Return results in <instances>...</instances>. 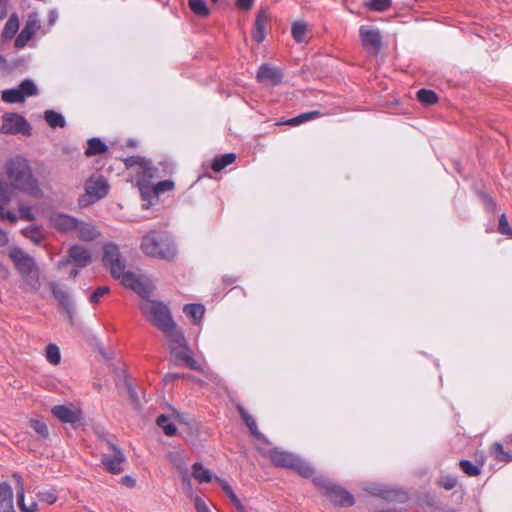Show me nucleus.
I'll return each mask as SVG.
<instances>
[{"mask_svg":"<svg viewBox=\"0 0 512 512\" xmlns=\"http://www.w3.org/2000/svg\"><path fill=\"white\" fill-rule=\"evenodd\" d=\"M158 177L157 171H149L143 175L137 177L136 183L144 200H151L157 197L155 185L151 182V179Z\"/></svg>","mask_w":512,"mask_h":512,"instance_id":"nucleus-14","label":"nucleus"},{"mask_svg":"<svg viewBox=\"0 0 512 512\" xmlns=\"http://www.w3.org/2000/svg\"><path fill=\"white\" fill-rule=\"evenodd\" d=\"M139 308L145 318L159 330H166L168 324L174 321L169 307L150 296L141 301Z\"/></svg>","mask_w":512,"mask_h":512,"instance_id":"nucleus-6","label":"nucleus"},{"mask_svg":"<svg viewBox=\"0 0 512 512\" xmlns=\"http://www.w3.org/2000/svg\"><path fill=\"white\" fill-rule=\"evenodd\" d=\"M4 169L12 188L37 199L43 197L39 180L27 158L21 155L11 157L6 161Z\"/></svg>","mask_w":512,"mask_h":512,"instance_id":"nucleus-2","label":"nucleus"},{"mask_svg":"<svg viewBox=\"0 0 512 512\" xmlns=\"http://www.w3.org/2000/svg\"><path fill=\"white\" fill-rule=\"evenodd\" d=\"M215 480L219 483V485L221 486L222 490L225 492V494H228L230 491H232V487L229 485V483L224 480V479H221L219 477H215Z\"/></svg>","mask_w":512,"mask_h":512,"instance_id":"nucleus-61","label":"nucleus"},{"mask_svg":"<svg viewBox=\"0 0 512 512\" xmlns=\"http://www.w3.org/2000/svg\"><path fill=\"white\" fill-rule=\"evenodd\" d=\"M195 508L197 512H210V509L200 497L195 498Z\"/></svg>","mask_w":512,"mask_h":512,"instance_id":"nucleus-59","label":"nucleus"},{"mask_svg":"<svg viewBox=\"0 0 512 512\" xmlns=\"http://www.w3.org/2000/svg\"><path fill=\"white\" fill-rule=\"evenodd\" d=\"M320 115H321L320 111H317V110L304 112V113H301L295 117H292V118L286 120L285 122H283V124L288 125V126H298L305 122L314 120V119L320 117Z\"/></svg>","mask_w":512,"mask_h":512,"instance_id":"nucleus-30","label":"nucleus"},{"mask_svg":"<svg viewBox=\"0 0 512 512\" xmlns=\"http://www.w3.org/2000/svg\"><path fill=\"white\" fill-rule=\"evenodd\" d=\"M37 20L33 18H29L21 32L18 34V36L15 39L14 45L17 49L24 48L28 41L34 36L37 30Z\"/></svg>","mask_w":512,"mask_h":512,"instance_id":"nucleus-20","label":"nucleus"},{"mask_svg":"<svg viewBox=\"0 0 512 512\" xmlns=\"http://www.w3.org/2000/svg\"><path fill=\"white\" fill-rule=\"evenodd\" d=\"M313 483L317 486L321 493L332 503L341 507L352 505V495L343 487L333 483L324 476H316Z\"/></svg>","mask_w":512,"mask_h":512,"instance_id":"nucleus-7","label":"nucleus"},{"mask_svg":"<svg viewBox=\"0 0 512 512\" xmlns=\"http://www.w3.org/2000/svg\"><path fill=\"white\" fill-rule=\"evenodd\" d=\"M123 162L127 168L137 166L139 168L138 176L143 175L149 171H158V168L154 167L149 159L138 155L129 156L123 159Z\"/></svg>","mask_w":512,"mask_h":512,"instance_id":"nucleus-22","label":"nucleus"},{"mask_svg":"<svg viewBox=\"0 0 512 512\" xmlns=\"http://www.w3.org/2000/svg\"><path fill=\"white\" fill-rule=\"evenodd\" d=\"M192 476L199 483H209L212 480L211 471L207 468H204V466L199 462L193 464Z\"/></svg>","mask_w":512,"mask_h":512,"instance_id":"nucleus-35","label":"nucleus"},{"mask_svg":"<svg viewBox=\"0 0 512 512\" xmlns=\"http://www.w3.org/2000/svg\"><path fill=\"white\" fill-rule=\"evenodd\" d=\"M44 119L51 128H63L66 125L63 115L54 110H46L44 112Z\"/></svg>","mask_w":512,"mask_h":512,"instance_id":"nucleus-34","label":"nucleus"},{"mask_svg":"<svg viewBox=\"0 0 512 512\" xmlns=\"http://www.w3.org/2000/svg\"><path fill=\"white\" fill-rule=\"evenodd\" d=\"M12 192L9 186L0 178V204L6 205L11 201Z\"/></svg>","mask_w":512,"mask_h":512,"instance_id":"nucleus-50","label":"nucleus"},{"mask_svg":"<svg viewBox=\"0 0 512 512\" xmlns=\"http://www.w3.org/2000/svg\"><path fill=\"white\" fill-rule=\"evenodd\" d=\"M189 7L194 14L200 17H206L209 15V9L205 0H189Z\"/></svg>","mask_w":512,"mask_h":512,"instance_id":"nucleus-42","label":"nucleus"},{"mask_svg":"<svg viewBox=\"0 0 512 512\" xmlns=\"http://www.w3.org/2000/svg\"><path fill=\"white\" fill-rule=\"evenodd\" d=\"M0 131L8 135L21 134L23 136H30L32 127L24 116L15 112H7L2 116Z\"/></svg>","mask_w":512,"mask_h":512,"instance_id":"nucleus-8","label":"nucleus"},{"mask_svg":"<svg viewBox=\"0 0 512 512\" xmlns=\"http://www.w3.org/2000/svg\"><path fill=\"white\" fill-rule=\"evenodd\" d=\"M170 341V347L176 346L179 348H187V342L183 332L178 329L175 321L168 324L166 330H160Z\"/></svg>","mask_w":512,"mask_h":512,"instance_id":"nucleus-21","label":"nucleus"},{"mask_svg":"<svg viewBox=\"0 0 512 512\" xmlns=\"http://www.w3.org/2000/svg\"><path fill=\"white\" fill-rule=\"evenodd\" d=\"M69 264H72V260L69 259V252H67V256L58 261L57 268L63 269L64 267H66Z\"/></svg>","mask_w":512,"mask_h":512,"instance_id":"nucleus-64","label":"nucleus"},{"mask_svg":"<svg viewBox=\"0 0 512 512\" xmlns=\"http://www.w3.org/2000/svg\"><path fill=\"white\" fill-rule=\"evenodd\" d=\"M121 483L127 487L132 488L136 485V480L133 477L126 475L121 478Z\"/></svg>","mask_w":512,"mask_h":512,"instance_id":"nucleus-62","label":"nucleus"},{"mask_svg":"<svg viewBox=\"0 0 512 512\" xmlns=\"http://www.w3.org/2000/svg\"><path fill=\"white\" fill-rule=\"evenodd\" d=\"M30 426L41 437L47 438L49 436L48 427H47L46 423H44L43 421L38 420V419H32L30 421Z\"/></svg>","mask_w":512,"mask_h":512,"instance_id":"nucleus-47","label":"nucleus"},{"mask_svg":"<svg viewBox=\"0 0 512 512\" xmlns=\"http://www.w3.org/2000/svg\"><path fill=\"white\" fill-rule=\"evenodd\" d=\"M364 4L369 10L384 12L391 7L392 0H365Z\"/></svg>","mask_w":512,"mask_h":512,"instance_id":"nucleus-40","label":"nucleus"},{"mask_svg":"<svg viewBox=\"0 0 512 512\" xmlns=\"http://www.w3.org/2000/svg\"><path fill=\"white\" fill-rule=\"evenodd\" d=\"M183 312L192 320L193 324L198 325L204 316L205 307L200 303L186 304L183 307Z\"/></svg>","mask_w":512,"mask_h":512,"instance_id":"nucleus-26","label":"nucleus"},{"mask_svg":"<svg viewBox=\"0 0 512 512\" xmlns=\"http://www.w3.org/2000/svg\"><path fill=\"white\" fill-rule=\"evenodd\" d=\"M186 350H188V347L187 348H179L176 346L170 347V352L174 356V358L177 362H185V357L188 356V354L186 353Z\"/></svg>","mask_w":512,"mask_h":512,"instance_id":"nucleus-54","label":"nucleus"},{"mask_svg":"<svg viewBox=\"0 0 512 512\" xmlns=\"http://www.w3.org/2000/svg\"><path fill=\"white\" fill-rule=\"evenodd\" d=\"M438 484L445 490H451L456 486L457 479L452 475H444L439 478Z\"/></svg>","mask_w":512,"mask_h":512,"instance_id":"nucleus-52","label":"nucleus"},{"mask_svg":"<svg viewBox=\"0 0 512 512\" xmlns=\"http://www.w3.org/2000/svg\"><path fill=\"white\" fill-rule=\"evenodd\" d=\"M0 512H15L13 491L7 482L0 483Z\"/></svg>","mask_w":512,"mask_h":512,"instance_id":"nucleus-23","label":"nucleus"},{"mask_svg":"<svg viewBox=\"0 0 512 512\" xmlns=\"http://www.w3.org/2000/svg\"><path fill=\"white\" fill-rule=\"evenodd\" d=\"M371 492L388 501L405 502L408 498L405 491L388 486L374 488Z\"/></svg>","mask_w":512,"mask_h":512,"instance_id":"nucleus-18","label":"nucleus"},{"mask_svg":"<svg viewBox=\"0 0 512 512\" xmlns=\"http://www.w3.org/2000/svg\"><path fill=\"white\" fill-rule=\"evenodd\" d=\"M156 423L167 436H174L177 432L176 425L170 422L169 418L164 414L158 416Z\"/></svg>","mask_w":512,"mask_h":512,"instance_id":"nucleus-38","label":"nucleus"},{"mask_svg":"<svg viewBox=\"0 0 512 512\" xmlns=\"http://www.w3.org/2000/svg\"><path fill=\"white\" fill-rule=\"evenodd\" d=\"M480 197L488 211H494L496 208V203L494 200L487 194L481 193Z\"/></svg>","mask_w":512,"mask_h":512,"instance_id":"nucleus-57","label":"nucleus"},{"mask_svg":"<svg viewBox=\"0 0 512 512\" xmlns=\"http://www.w3.org/2000/svg\"><path fill=\"white\" fill-rule=\"evenodd\" d=\"M106 444L112 451L111 454H104L102 456V464L105 469L111 474H120L123 471L122 464L126 458L123 452L111 441L107 440Z\"/></svg>","mask_w":512,"mask_h":512,"instance_id":"nucleus-11","label":"nucleus"},{"mask_svg":"<svg viewBox=\"0 0 512 512\" xmlns=\"http://www.w3.org/2000/svg\"><path fill=\"white\" fill-rule=\"evenodd\" d=\"M269 21V15L266 9H261L256 15L254 27L251 32L252 39L257 43H262L266 36V25Z\"/></svg>","mask_w":512,"mask_h":512,"instance_id":"nucleus-17","label":"nucleus"},{"mask_svg":"<svg viewBox=\"0 0 512 512\" xmlns=\"http://www.w3.org/2000/svg\"><path fill=\"white\" fill-rule=\"evenodd\" d=\"M267 457L274 466L292 469L304 478H310L314 473L310 463L289 451L274 448L268 451Z\"/></svg>","mask_w":512,"mask_h":512,"instance_id":"nucleus-5","label":"nucleus"},{"mask_svg":"<svg viewBox=\"0 0 512 512\" xmlns=\"http://www.w3.org/2000/svg\"><path fill=\"white\" fill-rule=\"evenodd\" d=\"M459 466L468 476H478L481 473V468L469 460H461Z\"/></svg>","mask_w":512,"mask_h":512,"instance_id":"nucleus-45","label":"nucleus"},{"mask_svg":"<svg viewBox=\"0 0 512 512\" xmlns=\"http://www.w3.org/2000/svg\"><path fill=\"white\" fill-rule=\"evenodd\" d=\"M108 151V146L97 137H93L88 140L87 148L85 150V155L87 157H92L95 155L104 154Z\"/></svg>","mask_w":512,"mask_h":512,"instance_id":"nucleus-28","label":"nucleus"},{"mask_svg":"<svg viewBox=\"0 0 512 512\" xmlns=\"http://www.w3.org/2000/svg\"><path fill=\"white\" fill-rule=\"evenodd\" d=\"M102 262L114 278L120 279L126 288L133 290L142 300L150 296L151 287L148 281L125 270V262L121 258L119 247L116 244L110 242L104 245Z\"/></svg>","mask_w":512,"mask_h":512,"instance_id":"nucleus-1","label":"nucleus"},{"mask_svg":"<svg viewBox=\"0 0 512 512\" xmlns=\"http://www.w3.org/2000/svg\"><path fill=\"white\" fill-rule=\"evenodd\" d=\"M254 0H236V5L244 10H249L253 6Z\"/></svg>","mask_w":512,"mask_h":512,"instance_id":"nucleus-60","label":"nucleus"},{"mask_svg":"<svg viewBox=\"0 0 512 512\" xmlns=\"http://www.w3.org/2000/svg\"><path fill=\"white\" fill-rule=\"evenodd\" d=\"M155 185V189H156V194L157 196L166 192V191H171L174 189V182L172 180H163V181H160L158 182L157 184H154Z\"/></svg>","mask_w":512,"mask_h":512,"instance_id":"nucleus-53","label":"nucleus"},{"mask_svg":"<svg viewBox=\"0 0 512 512\" xmlns=\"http://www.w3.org/2000/svg\"><path fill=\"white\" fill-rule=\"evenodd\" d=\"M256 79L259 83L262 84L278 86L282 83L283 72L280 68L276 66L264 63L259 67Z\"/></svg>","mask_w":512,"mask_h":512,"instance_id":"nucleus-13","label":"nucleus"},{"mask_svg":"<svg viewBox=\"0 0 512 512\" xmlns=\"http://www.w3.org/2000/svg\"><path fill=\"white\" fill-rule=\"evenodd\" d=\"M45 355L47 361L53 365H57L61 361L60 350L56 344L47 345Z\"/></svg>","mask_w":512,"mask_h":512,"instance_id":"nucleus-44","label":"nucleus"},{"mask_svg":"<svg viewBox=\"0 0 512 512\" xmlns=\"http://www.w3.org/2000/svg\"><path fill=\"white\" fill-rule=\"evenodd\" d=\"M237 409H238V412H239L242 420L245 422V424L249 428L251 434L254 437H256L257 439L267 442L264 435L258 430L257 423H256L255 419L242 406H238Z\"/></svg>","mask_w":512,"mask_h":512,"instance_id":"nucleus-27","label":"nucleus"},{"mask_svg":"<svg viewBox=\"0 0 512 512\" xmlns=\"http://www.w3.org/2000/svg\"><path fill=\"white\" fill-rule=\"evenodd\" d=\"M236 159V155L234 153H226L219 157L214 158L212 162V169L215 172H219L223 170L228 165L232 164Z\"/></svg>","mask_w":512,"mask_h":512,"instance_id":"nucleus-37","label":"nucleus"},{"mask_svg":"<svg viewBox=\"0 0 512 512\" xmlns=\"http://www.w3.org/2000/svg\"><path fill=\"white\" fill-rule=\"evenodd\" d=\"M0 219H2V220L6 219V220L10 221L11 223H16L17 220L19 219V217L12 211H5L4 205L0 204Z\"/></svg>","mask_w":512,"mask_h":512,"instance_id":"nucleus-56","label":"nucleus"},{"mask_svg":"<svg viewBox=\"0 0 512 512\" xmlns=\"http://www.w3.org/2000/svg\"><path fill=\"white\" fill-rule=\"evenodd\" d=\"M8 256L24 284L30 291L37 292L41 287V282L39 267L34 258L18 246L10 248Z\"/></svg>","mask_w":512,"mask_h":512,"instance_id":"nucleus-3","label":"nucleus"},{"mask_svg":"<svg viewBox=\"0 0 512 512\" xmlns=\"http://www.w3.org/2000/svg\"><path fill=\"white\" fill-rule=\"evenodd\" d=\"M77 218L62 212H56L49 217V224L60 233L68 234L75 232L78 224Z\"/></svg>","mask_w":512,"mask_h":512,"instance_id":"nucleus-12","label":"nucleus"},{"mask_svg":"<svg viewBox=\"0 0 512 512\" xmlns=\"http://www.w3.org/2000/svg\"><path fill=\"white\" fill-rule=\"evenodd\" d=\"M417 99L422 104L433 105V104L437 103L438 96L433 90L420 89L417 92Z\"/></svg>","mask_w":512,"mask_h":512,"instance_id":"nucleus-41","label":"nucleus"},{"mask_svg":"<svg viewBox=\"0 0 512 512\" xmlns=\"http://www.w3.org/2000/svg\"><path fill=\"white\" fill-rule=\"evenodd\" d=\"M359 38L362 46L373 54H378L382 47V36L378 28L362 25L359 28Z\"/></svg>","mask_w":512,"mask_h":512,"instance_id":"nucleus-9","label":"nucleus"},{"mask_svg":"<svg viewBox=\"0 0 512 512\" xmlns=\"http://www.w3.org/2000/svg\"><path fill=\"white\" fill-rule=\"evenodd\" d=\"M12 477L16 482V490L17 491L24 490V483H23V479H22L21 475L18 473H14L12 475Z\"/></svg>","mask_w":512,"mask_h":512,"instance_id":"nucleus-63","label":"nucleus"},{"mask_svg":"<svg viewBox=\"0 0 512 512\" xmlns=\"http://www.w3.org/2000/svg\"><path fill=\"white\" fill-rule=\"evenodd\" d=\"M49 288L54 298L58 301L59 305L65 310L70 321L73 320L72 310L73 303L68 291L56 282H50Z\"/></svg>","mask_w":512,"mask_h":512,"instance_id":"nucleus-15","label":"nucleus"},{"mask_svg":"<svg viewBox=\"0 0 512 512\" xmlns=\"http://www.w3.org/2000/svg\"><path fill=\"white\" fill-rule=\"evenodd\" d=\"M498 232L512 238V228L510 227L505 214H502L499 217Z\"/></svg>","mask_w":512,"mask_h":512,"instance_id":"nucleus-51","label":"nucleus"},{"mask_svg":"<svg viewBox=\"0 0 512 512\" xmlns=\"http://www.w3.org/2000/svg\"><path fill=\"white\" fill-rule=\"evenodd\" d=\"M51 413L54 417L63 423L74 424L81 418V415L78 411L73 410L66 405H56L52 407Z\"/></svg>","mask_w":512,"mask_h":512,"instance_id":"nucleus-19","label":"nucleus"},{"mask_svg":"<svg viewBox=\"0 0 512 512\" xmlns=\"http://www.w3.org/2000/svg\"><path fill=\"white\" fill-rule=\"evenodd\" d=\"M141 250L149 257L171 261L177 254L173 239L166 232L151 231L143 236Z\"/></svg>","mask_w":512,"mask_h":512,"instance_id":"nucleus-4","label":"nucleus"},{"mask_svg":"<svg viewBox=\"0 0 512 512\" xmlns=\"http://www.w3.org/2000/svg\"><path fill=\"white\" fill-rule=\"evenodd\" d=\"M19 29V20L16 14L10 15L2 30L3 40L12 39Z\"/></svg>","mask_w":512,"mask_h":512,"instance_id":"nucleus-29","label":"nucleus"},{"mask_svg":"<svg viewBox=\"0 0 512 512\" xmlns=\"http://www.w3.org/2000/svg\"><path fill=\"white\" fill-rule=\"evenodd\" d=\"M18 211H19V216H18L19 219L25 220V221L35 220V215L32 213L31 206L24 204V203H20L18 206Z\"/></svg>","mask_w":512,"mask_h":512,"instance_id":"nucleus-49","label":"nucleus"},{"mask_svg":"<svg viewBox=\"0 0 512 512\" xmlns=\"http://www.w3.org/2000/svg\"><path fill=\"white\" fill-rule=\"evenodd\" d=\"M75 232H77V237L81 241H94L100 235V232L94 225L81 220H78Z\"/></svg>","mask_w":512,"mask_h":512,"instance_id":"nucleus-24","label":"nucleus"},{"mask_svg":"<svg viewBox=\"0 0 512 512\" xmlns=\"http://www.w3.org/2000/svg\"><path fill=\"white\" fill-rule=\"evenodd\" d=\"M320 115H321L320 111H317V110L304 112V113H301L295 117H292V118L286 120L285 122H283V124L288 125V126H298L305 122L314 120V119L320 117Z\"/></svg>","mask_w":512,"mask_h":512,"instance_id":"nucleus-31","label":"nucleus"},{"mask_svg":"<svg viewBox=\"0 0 512 512\" xmlns=\"http://www.w3.org/2000/svg\"><path fill=\"white\" fill-rule=\"evenodd\" d=\"M109 292L110 288L108 286H100L96 288L89 296V302L93 305H96L100 302V299L107 295Z\"/></svg>","mask_w":512,"mask_h":512,"instance_id":"nucleus-48","label":"nucleus"},{"mask_svg":"<svg viewBox=\"0 0 512 512\" xmlns=\"http://www.w3.org/2000/svg\"><path fill=\"white\" fill-rule=\"evenodd\" d=\"M39 499L47 504H53L57 501V495L53 491H44L39 493Z\"/></svg>","mask_w":512,"mask_h":512,"instance_id":"nucleus-55","label":"nucleus"},{"mask_svg":"<svg viewBox=\"0 0 512 512\" xmlns=\"http://www.w3.org/2000/svg\"><path fill=\"white\" fill-rule=\"evenodd\" d=\"M24 237L32 241L35 245H41L44 240V234L41 227L30 225L22 230Z\"/></svg>","mask_w":512,"mask_h":512,"instance_id":"nucleus-33","label":"nucleus"},{"mask_svg":"<svg viewBox=\"0 0 512 512\" xmlns=\"http://www.w3.org/2000/svg\"><path fill=\"white\" fill-rule=\"evenodd\" d=\"M69 259L72 260V264H74L77 268H85L92 261V255L89 249L80 245L73 244L68 249Z\"/></svg>","mask_w":512,"mask_h":512,"instance_id":"nucleus-16","label":"nucleus"},{"mask_svg":"<svg viewBox=\"0 0 512 512\" xmlns=\"http://www.w3.org/2000/svg\"><path fill=\"white\" fill-rule=\"evenodd\" d=\"M184 363L190 369H193V370H196V371H201L202 370L201 365L193 357H191L190 355L185 357V362Z\"/></svg>","mask_w":512,"mask_h":512,"instance_id":"nucleus-58","label":"nucleus"},{"mask_svg":"<svg viewBox=\"0 0 512 512\" xmlns=\"http://www.w3.org/2000/svg\"><path fill=\"white\" fill-rule=\"evenodd\" d=\"M18 87L24 99L38 94V89L32 80L26 79Z\"/></svg>","mask_w":512,"mask_h":512,"instance_id":"nucleus-43","label":"nucleus"},{"mask_svg":"<svg viewBox=\"0 0 512 512\" xmlns=\"http://www.w3.org/2000/svg\"><path fill=\"white\" fill-rule=\"evenodd\" d=\"M168 459L174 467H176L180 472L183 473V484H187L188 486H190L191 482L188 475V469L183 456L178 452H171L168 455Z\"/></svg>","mask_w":512,"mask_h":512,"instance_id":"nucleus-25","label":"nucleus"},{"mask_svg":"<svg viewBox=\"0 0 512 512\" xmlns=\"http://www.w3.org/2000/svg\"><path fill=\"white\" fill-rule=\"evenodd\" d=\"M85 192L89 198L88 202H96L108 194V182L101 175H92L85 183Z\"/></svg>","mask_w":512,"mask_h":512,"instance_id":"nucleus-10","label":"nucleus"},{"mask_svg":"<svg viewBox=\"0 0 512 512\" xmlns=\"http://www.w3.org/2000/svg\"><path fill=\"white\" fill-rule=\"evenodd\" d=\"M1 99L6 103H21L24 101V98L21 94L19 87L4 90L2 92Z\"/></svg>","mask_w":512,"mask_h":512,"instance_id":"nucleus-39","label":"nucleus"},{"mask_svg":"<svg viewBox=\"0 0 512 512\" xmlns=\"http://www.w3.org/2000/svg\"><path fill=\"white\" fill-rule=\"evenodd\" d=\"M25 494L24 490L17 491V505L22 512H36L37 503L32 502L29 506L25 505Z\"/></svg>","mask_w":512,"mask_h":512,"instance_id":"nucleus-46","label":"nucleus"},{"mask_svg":"<svg viewBox=\"0 0 512 512\" xmlns=\"http://www.w3.org/2000/svg\"><path fill=\"white\" fill-rule=\"evenodd\" d=\"M490 452H491V455L494 457V459L497 461H500V462H511L512 461V454L510 452L506 451L500 442H495L492 445Z\"/></svg>","mask_w":512,"mask_h":512,"instance_id":"nucleus-36","label":"nucleus"},{"mask_svg":"<svg viewBox=\"0 0 512 512\" xmlns=\"http://www.w3.org/2000/svg\"><path fill=\"white\" fill-rule=\"evenodd\" d=\"M291 34L294 40L298 43L307 42L308 40V25L304 21L295 22L291 28Z\"/></svg>","mask_w":512,"mask_h":512,"instance_id":"nucleus-32","label":"nucleus"}]
</instances>
